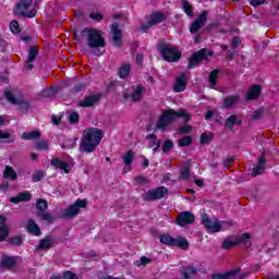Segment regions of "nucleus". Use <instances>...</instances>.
Segmentation results:
<instances>
[{
    "instance_id": "f257e3e1",
    "label": "nucleus",
    "mask_w": 279,
    "mask_h": 279,
    "mask_svg": "<svg viewBox=\"0 0 279 279\" xmlns=\"http://www.w3.org/2000/svg\"><path fill=\"white\" fill-rule=\"evenodd\" d=\"M104 138V131L98 128H89L83 133L80 150L83 154H93Z\"/></svg>"
},
{
    "instance_id": "f03ea898",
    "label": "nucleus",
    "mask_w": 279,
    "mask_h": 279,
    "mask_svg": "<svg viewBox=\"0 0 279 279\" xmlns=\"http://www.w3.org/2000/svg\"><path fill=\"white\" fill-rule=\"evenodd\" d=\"M178 119H183V123H186L187 121H191V114H189L185 109H179L178 111L168 109L159 117L156 125L158 130H165L167 125H171V123H174Z\"/></svg>"
},
{
    "instance_id": "7ed1b4c3",
    "label": "nucleus",
    "mask_w": 279,
    "mask_h": 279,
    "mask_svg": "<svg viewBox=\"0 0 279 279\" xmlns=\"http://www.w3.org/2000/svg\"><path fill=\"white\" fill-rule=\"evenodd\" d=\"M81 37L87 40V47L89 49H101L107 45L101 29L85 27L81 32Z\"/></svg>"
},
{
    "instance_id": "20e7f679",
    "label": "nucleus",
    "mask_w": 279,
    "mask_h": 279,
    "mask_svg": "<svg viewBox=\"0 0 279 279\" xmlns=\"http://www.w3.org/2000/svg\"><path fill=\"white\" fill-rule=\"evenodd\" d=\"M157 49L165 62H180V60H182V51H180L178 47L161 43L158 45Z\"/></svg>"
},
{
    "instance_id": "39448f33",
    "label": "nucleus",
    "mask_w": 279,
    "mask_h": 279,
    "mask_svg": "<svg viewBox=\"0 0 279 279\" xmlns=\"http://www.w3.org/2000/svg\"><path fill=\"white\" fill-rule=\"evenodd\" d=\"M159 242L162 245H168V247H179L180 250H189V240L186 238L179 235L177 239L171 236L169 233H163L159 235Z\"/></svg>"
},
{
    "instance_id": "423d86ee",
    "label": "nucleus",
    "mask_w": 279,
    "mask_h": 279,
    "mask_svg": "<svg viewBox=\"0 0 279 279\" xmlns=\"http://www.w3.org/2000/svg\"><path fill=\"white\" fill-rule=\"evenodd\" d=\"M33 3L34 0H20L13 9V13L15 16H23V19H34L36 16V10L27 11Z\"/></svg>"
},
{
    "instance_id": "0eeeda50",
    "label": "nucleus",
    "mask_w": 279,
    "mask_h": 279,
    "mask_svg": "<svg viewBox=\"0 0 279 279\" xmlns=\"http://www.w3.org/2000/svg\"><path fill=\"white\" fill-rule=\"evenodd\" d=\"M213 51L208 50L207 48H203L196 52H194L189 58L187 69H197V66L204 62V60H208V58H211Z\"/></svg>"
},
{
    "instance_id": "6e6552de",
    "label": "nucleus",
    "mask_w": 279,
    "mask_h": 279,
    "mask_svg": "<svg viewBox=\"0 0 279 279\" xmlns=\"http://www.w3.org/2000/svg\"><path fill=\"white\" fill-rule=\"evenodd\" d=\"M88 206V199H76V202L70 205L68 208L61 210L63 219H75L80 215V208H86Z\"/></svg>"
},
{
    "instance_id": "1a4fd4ad",
    "label": "nucleus",
    "mask_w": 279,
    "mask_h": 279,
    "mask_svg": "<svg viewBox=\"0 0 279 279\" xmlns=\"http://www.w3.org/2000/svg\"><path fill=\"white\" fill-rule=\"evenodd\" d=\"M3 95H4V99H7V101L9 104H11L12 106H19L17 110L27 112V110H29V108H32V105L29 104V101H27L23 98H20V99L16 98L14 93H12V90H10V89H4Z\"/></svg>"
},
{
    "instance_id": "9d476101",
    "label": "nucleus",
    "mask_w": 279,
    "mask_h": 279,
    "mask_svg": "<svg viewBox=\"0 0 279 279\" xmlns=\"http://www.w3.org/2000/svg\"><path fill=\"white\" fill-rule=\"evenodd\" d=\"M36 208L38 210L37 217L41 221H47L48 223L53 222V216L51 214L47 213V209L49 208V204L45 198H38L36 201Z\"/></svg>"
},
{
    "instance_id": "9b49d317",
    "label": "nucleus",
    "mask_w": 279,
    "mask_h": 279,
    "mask_svg": "<svg viewBox=\"0 0 279 279\" xmlns=\"http://www.w3.org/2000/svg\"><path fill=\"white\" fill-rule=\"evenodd\" d=\"M169 193V190L165 186H159L154 190H148L142 195L143 202H156V199H162L165 195Z\"/></svg>"
},
{
    "instance_id": "f8f14e48",
    "label": "nucleus",
    "mask_w": 279,
    "mask_h": 279,
    "mask_svg": "<svg viewBox=\"0 0 279 279\" xmlns=\"http://www.w3.org/2000/svg\"><path fill=\"white\" fill-rule=\"evenodd\" d=\"M240 272H241V268H234L226 272H216L211 275V279H245L247 278V274L239 275Z\"/></svg>"
},
{
    "instance_id": "ddd939ff",
    "label": "nucleus",
    "mask_w": 279,
    "mask_h": 279,
    "mask_svg": "<svg viewBox=\"0 0 279 279\" xmlns=\"http://www.w3.org/2000/svg\"><path fill=\"white\" fill-rule=\"evenodd\" d=\"M206 21H208V11H203L198 17L191 23L190 25V32L191 34H197L204 25H206Z\"/></svg>"
},
{
    "instance_id": "4468645a",
    "label": "nucleus",
    "mask_w": 279,
    "mask_h": 279,
    "mask_svg": "<svg viewBox=\"0 0 279 279\" xmlns=\"http://www.w3.org/2000/svg\"><path fill=\"white\" fill-rule=\"evenodd\" d=\"M202 225L204 226V228H206L208 232L211 233L221 232V229L223 228L221 226V222H219L218 220L213 222V220H210V218L206 214L202 218Z\"/></svg>"
},
{
    "instance_id": "2eb2a0df",
    "label": "nucleus",
    "mask_w": 279,
    "mask_h": 279,
    "mask_svg": "<svg viewBox=\"0 0 279 279\" xmlns=\"http://www.w3.org/2000/svg\"><path fill=\"white\" fill-rule=\"evenodd\" d=\"M191 223H195V215L191 211H181L177 217V225L180 228H184V226H191Z\"/></svg>"
},
{
    "instance_id": "dca6fc26",
    "label": "nucleus",
    "mask_w": 279,
    "mask_h": 279,
    "mask_svg": "<svg viewBox=\"0 0 279 279\" xmlns=\"http://www.w3.org/2000/svg\"><path fill=\"white\" fill-rule=\"evenodd\" d=\"M54 245H58V241L56 240V238H53V235L48 234L41 240H39L36 250H51V247H54Z\"/></svg>"
},
{
    "instance_id": "f3484780",
    "label": "nucleus",
    "mask_w": 279,
    "mask_h": 279,
    "mask_svg": "<svg viewBox=\"0 0 279 279\" xmlns=\"http://www.w3.org/2000/svg\"><path fill=\"white\" fill-rule=\"evenodd\" d=\"M99 101H101V94H94L85 96V98L78 102V106H81V108H93V106L99 104Z\"/></svg>"
},
{
    "instance_id": "a211bd4d",
    "label": "nucleus",
    "mask_w": 279,
    "mask_h": 279,
    "mask_svg": "<svg viewBox=\"0 0 279 279\" xmlns=\"http://www.w3.org/2000/svg\"><path fill=\"white\" fill-rule=\"evenodd\" d=\"M111 33H112V40L111 44L113 47H121V44L123 43V37L121 36V28H119L118 23H113L111 25Z\"/></svg>"
},
{
    "instance_id": "6ab92c4d",
    "label": "nucleus",
    "mask_w": 279,
    "mask_h": 279,
    "mask_svg": "<svg viewBox=\"0 0 279 279\" xmlns=\"http://www.w3.org/2000/svg\"><path fill=\"white\" fill-rule=\"evenodd\" d=\"M10 236V228L8 227V218L0 215V243L8 240Z\"/></svg>"
},
{
    "instance_id": "aec40b11",
    "label": "nucleus",
    "mask_w": 279,
    "mask_h": 279,
    "mask_svg": "<svg viewBox=\"0 0 279 279\" xmlns=\"http://www.w3.org/2000/svg\"><path fill=\"white\" fill-rule=\"evenodd\" d=\"M38 53H40V51L38 50V47L36 46L29 47L28 58L26 60L25 69H27L28 71H32L34 69L33 62H35L36 58H38Z\"/></svg>"
},
{
    "instance_id": "412c9836",
    "label": "nucleus",
    "mask_w": 279,
    "mask_h": 279,
    "mask_svg": "<svg viewBox=\"0 0 279 279\" xmlns=\"http://www.w3.org/2000/svg\"><path fill=\"white\" fill-rule=\"evenodd\" d=\"M267 165V159L265 158V154H262L257 159V165L253 168L252 177L256 178L257 175H263L265 173V167Z\"/></svg>"
},
{
    "instance_id": "4be33fe9",
    "label": "nucleus",
    "mask_w": 279,
    "mask_h": 279,
    "mask_svg": "<svg viewBox=\"0 0 279 279\" xmlns=\"http://www.w3.org/2000/svg\"><path fill=\"white\" fill-rule=\"evenodd\" d=\"M186 74H181L177 76L173 84V93H184L186 90Z\"/></svg>"
},
{
    "instance_id": "5701e85b",
    "label": "nucleus",
    "mask_w": 279,
    "mask_h": 279,
    "mask_svg": "<svg viewBox=\"0 0 279 279\" xmlns=\"http://www.w3.org/2000/svg\"><path fill=\"white\" fill-rule=\"evenodd\" d=\"M16 267V257L3 255L0 259V269H14Z\"/></svg>"
},
{
    "instance_id": "b1692460",
    "label": "nucleus",
    "mask_w": 279,
    "mask_h": 279,
    "mask_svg": "<svg viewBox=\"0 0 279 279\" xmlns=\"http://www.w3.org/2000/svg\"><path fill=\"white\" fill-rule=\"evenodd\" d=\"M11 204H21V202H32V193L29 191H23L16 196L9 198Z\"/></svg>"
},
{
    "instance_id": "393cba45",
    "label": "nucleus",
    "mask_w": 279,
    "mask_h": 279,
    "mask_svg": "<svg viewBox=\"0 0 279 279\" xmlns=\"http://www.w3.org/2000/svg\"><path fill=\"white\" fill-rule=\"evenodd\" d=\"M260 93H263V87L260 85H253L246 93L247 101H254V99H258V97H260Z\"/></svg>"
},
{
    "instance_id": "a878e982",
    "label": "nucleus",
    "mask_w": 279,
    "mask_h": 279,
    "mask_svg": "<svg viewBox=\"0 0 279 279\" xmlns=\"http://www.w3.org/2000/svg\"><path fill=\"white\" fill-rule=\"evenodd\" d=\"M147 88L143 85H137L134 92L131 94V99L134 101V104H138L140 101H143V95H145Z\"/></svg>"
},
{
    "instance_id": "bb28decb",
    "label": "nucleus",
    "mask_w": 279,
    "mask_h": 279,
    "mask_svg": "<svg viewBox=\"0 0 279 279\" xmlns=\"http://www.w3.org/2000/svg\"><path fill=\"white\" fill-rule=\"evenodd\" d=\"M51 167H56V169H61L64 173H71V169H69V162L61 160L58 157H54L50 161Z\"/></svg>"
},
{
    "instance_id": "cd10ccee",
    "label": "nucleus",
    "mask_w": 279,
    "mask_h": 279,
    "mask_svg": "<svg viewBox=\"0 0 279 279\" xmlns=\"http://www.w3.org/2000/svg\"><path fill=\"white\" fill-rule=\"evenodd\" d=\"M252 234L244 232L235 240V245H244V247L250 248L252 247Z\"/></svg>"
},
{
    "instance_id": "c85d7f7f",
    "label": "nucleus",
    "mask_w": 279,
    "mask_h": 279,
    "mask_svg": "<svg viewBox=\"0 0 279 279\" xmlns=\"http://www.w3.org/2000/svg\"><path fill=\"white\" fill-rule=\"evenodd\" d=\"M163 21H167V17L162 11H155L150 14L149 22L153 24V26L160 25V23H163Z\"/></svg>"
},
{
    "instance_id": "c756f323",
    "label": "nucleus",
    "mask_w": 279,
    "mask_h": 279,
    "mask_svg": "<svg viewBox=\"0 0 279 279\" xmlns=\"http://www.w3.org/2000/svg\"><path fill=\"white\" fill-rule=\"evenodd\" d=\"M3 178L4 180H10V182H14L19 178V174H16V171L12 166H5L3 170Z\"/></svg>"
},
{
    "instance_id": "7c9ffc66",
    "label": "nucleus",
    "mask_w": 279,
    "mask_h": 279,
    "mask_svg": "<svg viewBox=\"0 0 279 279\" xmlns=\"http://www.w3.org/2000/svg\"><path fill=\"white\" fill-rule=\"evenodd\" d=\"M27 232L29 234H33L34 236H40V234H43V231H40V227L34 220H28Z\"/></svg>"
},
{
    "instance_id": "2f4dec72",
    "label": "nucleus",
    "mask_w": 279,
    "mask_h": 279,
    "mask_svg": "<svg viewBox=\"0 0 279 279\" xmlns=\"http://www.w3.org/2000/svg\"><path fill=\"white\" fill-rule=\"evenodd\" d=\"M239 99H241V96L239 95L225 97L222 100V108H232V106L239 102Z\"/></svg>"
},
{
    "instance_id": "473e14b6",
    "label": "nucleus",
    "mask_w": 279,
    "mask_h": 279,
    "mask_svg": "<svg viewBox=\"0 0 279 279\" xmlns=\"http://www.w3.org/2000/svg\"><path fill=\"white\" fill-rule=\"evenodd\" d=\"M7 241L9 245H11L12 247H21V245H23L25 240L23 239V235L16 234L8 238Z\"/></svg>"
},
{
    "instance_id": "72a5a7b5",
    "label": "nucleus",
    "mask_w": 279,
    "mask_h": 279,
    "mask_svg": "<svg viewBox=\"0 0 279 279\" xmlns=\"http://www.w3.org/2000/svg\"><path fill=\"white\" fill-rule=\"evenodd\" d=\"M219 73H221V70L219 69L213 70L209 73V88H215V86H217V78L219 77Z\"/></svg>"
},
{
    "instance_id": "f704fd0d",
    "label": "nucleus",
    "mask_w": 279,
    "mask_h": 279,
    "mask_svg": "<svg viewBox=\"0 0 279 279\" xmlns=\"http://www.w3.org/2000/svg\"><path fill=\"white\" fill-rule=\"evenodd\" d=\"M182 3H183V7H182L183 12L186 14V16H189L190 19H193L195 16V12H193V4H191V2H189L187 0H183Z\"/></svg>"
},
{
    "instance_id": "c9c22d12",
    "label": "nucleus",
    "mask_w": 279,
    "mask_h": 279,
    "mask_svg": "<svg viewBox=\"0 0 279 279\" xmlns=\"http://www.w3.org/2000/svg\"><path fill=\"white\" fill-rule=\"evenodd\" d=\"M132 65H130V63H125L124 65L120 66L118 72L119 78L125 80V77H129Z\"/></svg>"
},
{
    "instance_id": "e433bc0d",
    "label": "nucleus",
    "mask_w": 279,
    "mask_h": 279,
    "mask_svg": "<svg viewBox=\"0 0 279 279\" xmlns=\"http://www.w3.org/2000/svg\"><path fill=\"white\" fill-rule=\"evenodd\" d=\"M146 140L147 141H151V143H154V145H156V147L153 148V151L156 154V151H159L160 149V145L162 144V141L161 140H158V136H156V134L151 133V134H148L146 136Z\"/></svg>"
},
{
    "instance_id": "4c0bfd02",
    "label": "nucleus",
    "mask_w": 279,
    "mask_h": 279,
    "mask_svg": "<svg viewBox=\"0 0 279 279\" xmlns=\"http://www.w3.org/2000/svg\"><path fill=\"white\" fill-rule=\"evenodd\" d=\"M57 93H58V90L56 89V87L50 86V87L45 88L40 93V97H43L44 99H51V97H54Z\"/></svg>"
},
{
    "instance_id": "58836bf2",
    "label": "nucleus",
    "mask_w": 279,
    "mask_h": 279,
    "mask_svg": "<svg viewBox=\"0 0 279 279\" xmlns=\"http://www.w3.org/2000/svg\"><path fill=\"white\" fill-rule=\"evenodd\" d=\"M36 151H47L49 149V141L40 140L35 143Z\"/></svg>"
},
{
    "instance_id": "ea45409f",
    "label": "nucleus",
    "mask_w": 279,
    "mask_h": 279,
    "mask_svg": "<svg viewBox=\"0 0 279 279\" xmlns=\"http://www.w3.org/2000/svg\"><path fill=\"white\" fill-rule=\"evenodd\" d=\"M22 138L24 141H36V138H40L39 131H32L29 133H23Z\"/></svg>"
},
{
    "instance_id": "a19ab883",
    "label": "nucleus",
    "mask_w": 279,
    "mask_h": 279,
    "mask_svg": "<svg viewBox=\"0 0 279 279\" xmlns=\"http://www.w3.org/2000/svg\"><path fill=\"white\" fill-rule=\"evenodd\" d=\"M84 90H86V83H76L70 89V93H72V95H77L78 93H84Z\"/></svg>"
},
{
    "instance_id": "79ce46f5",
    "label": "nucleus",
    "mask_w": 279,
    "mask_h": 279,
    "mask_svg": "<svg viewBox=\"0 0 279 279\" xmlns=\"http://www.w3.org/2000/svg\"><path fill=\"white\" fill-rule=\"evenodd\" d=\"M191 179V170L189 167H184L181 169L179 174V180L186 182V180Z\"/></svg>"
},
{
    "instance_id": "37998d69",
    "label": "nucleus",
    "mask_w": 279,
    "mask_h": 279,
    "mask_svg": "<svg viewBox=\"0 0 279 279\" xmlns=\"http://www.w3.org/2000/svg\"><path fill=\"white\" fill-rule=\"evenodd\" d=\"M213 138H215L213 133H203L201 135V145H208L209 143H213Z\"/></svg>"
},
{
    "instance_id": "c03bdc74",
    "label": "nucleus",
    "mask_w": 279,
    "mask_h": 279,
    "mask_svg": "<svg viewBox=\"0 0 279 279\" xmlns=\"http://www.w3.org/2000/svg\"><path fill=\"white\" fill-rule=\"evenodd\" d=\"M192 143L193 137H191V135L179 138V147H189Z\"/></svg>"
},
{
    "instance_id": "a18cd8bd",
    "label": "nucleus",
    "mask_w": 279,
    "mask_h": 279,
    "mask_svg": "<svg viewBox=\"0 0 279 279\" xmlns=\"http://www.w3.org/2000/svg\"><path fill=\"white\" fill-rule=\"evenodd\" d=\"M235 121V114H231L226 121H225V128L226 130H230V132H232V130H234V122Z\"/></svg>"
},
{
    "instance_id": "49530a36",
    "label": "nucleus",
    "mask_w": 279,
    "mask_h": 279,
    "mask_svg": "<svg viewBox=\"0 0 279 279\" xmlns=\"http://www.w3.org/2000/svg\"><path fill=\"white\" fill-rule=\"evenodd\" d=\"M45 180V172L43 170H36L32 175V182H43Z\"/></svg>"
},
{
    "instance_id": "de8ad7c7",
    "label": "nucleus",
    "mask_w": 279,
    "mask_h": 279,
    "mask_svg": "<svg viewBox=\"0 0 279 279\" xmlns=\"http://www.w3.org/2000/svg\"><path fill=\"white\" fill-rule=\"evenodd\" d=\"M124 165H132L134 162V151L128 150L126 154L122 157Z\"/></svg>"
},
{
    "instance_id": "09e8293b",
    "label": "nucleus",
    "mask_w": 279,
    "mask_h": 279,
    "mask_svg": "<svg viewBox=\"0 0 279 279\" xmlns=\"http://www.w3.org/2000/svg\"><path fill=\"white\" fill-rule=\"evenodd\" d=\"M173 149V141L171 140H166L161 146V150L163 154H169Z\"/></svg>"
},
{
    "instance_id": "8fccbe9b",
    "label": "nucleus",
    "mask_w": 279,
    "mask_h": 279,
    "mask_svg": "<svg viewBox=\"0 0 279 279\" xmlns=\"http://www.w3.org/2000/svg\"><path fill=\"white\" fill-rule=\"evenodd\" d=\"M69 123L71 125H77V123H80V113L76 111L71 112L69 116Z\"/></svg>"
},
{
    "instance_id": "3c124183",
    "label": "nucleus",
    "mask_w": 279,
    "mask_h": 279,
    "mask_svg": "<svg viewBox=\"0 0 279 279\" xmlns=\"http://www.w3.org/2000/svg\"><path fill=\"white\" fill-rule=\"evenodd\" d=\"M234 245H236V242L230 240V238H227L223 240L221 247H222V250H230V248L234 247Z\"/></svg>"
},
{
    "instance_id": "603ef678",
    "label": "nucleus",
    "mask_w": 279,
    "mask_h": 279,
    "mask_svg": "<svg viewBox=\"0 0 279 279\" xmlns=\"http://www.w3.org/2000/svg\"><path fill=\"white\" fill-rule=\"evenodd\" d=\"M10 31L12 34H21V26L19 25L17 21H12L10 23Z\"/></svg>"
},
{
    "instance_id": "864d4df0",
    "label": "nucleus",
    "mask_w": 279,
    "mask_h": 279,
    "mask_svg": "<svg viewBox=\"0 0 279 279\" xmlns=\"http://www.w3.org/2000/svg\"><path fill=\"white\" fill-rule=\"evenodd\" d=\"M89 19H92V21H95L96 23H101L104 21V15L99 12H92L89 14Z\"/></svg>"
},
{
    "instance_id": "5fc2aeb1",
    "label": "nucleus",
    "mask_w": 279,
    "mask_h": 279,
    "mask_svg": "<svg viewBox=\"0 0 279 279\" xmlns=\"http://www.w3.org/2000/svg\"><path fill=\"white\" fill-rule=\"evenodd\" d=\"M242 45V41H241V38L239 36H234L232 39H231V49L234 51V49H238L239 46Z\"/></svg>"
},
{
    "instance_id": "6e6d98bb",
    "label": "nucleus",
    "mask_w": 279,
    "mask_h": 279,
    "mask_svg": "<svg viewBox=\"0 0 279 279\" xmlns=\"http://www.w3.org/2000/svg\"><path fill=\"white\" fill-rule=\"evenodd\" d=\"M148 263H151V259L145 256H142L140 260L135 263L137 267H145V265H148Z\"/></svg>"
},
{
    "instance_id": "4d7b16f0",
    "label": "nucleus",
    "mask_w": 279,
    "mask_h": 279,
    "mask_svg": "<svg viewBox=\"0 0 279 279\" xmlns=\"http://www.w3.org/2000/svg\"><path fill=\"white\" fill-rule=\"evenodd\" d=\"M151 27H154V24L148 20L147 23L141 22L140 31L147 32V31L151 29Z\"/></svg>"
},
{
    "instance_id": "13d9d810",
    "label": "nucleus",
    "mask_w": 279,
    "mask_h": 279,
    "mask_svg": "<svg viewBox=\"0 0 279 279\" xmlns=\"http://www.w3.org/2000/svg\"><path fill=\"white\" fill-rule=\"evenodd\" d=\"M193 128L191 125H183L178 129L179 134H191Z\"/></svg>"
},
{
    "instance_id": "bf43d9fd",
    "label": "nucleus",
    "mask_w": 279,
    "mask_h": 279,
    "mask_svg": "<svg viewBox=\"0 0 279 279\" xmlns=\"http://www.w3.org/2000/svg\"><path fill=\"white\" fill-rule=\"evenodd\" d=\"M63 279H77V275L71 270L63 272Z\"/></svg>"
},
{
    "instance_id": "052dcab7",
    "label": "nucleus",
    "mask_w": 279,
    "mask_h": 279,
    "mask_svg": "<svg viewBox=\"0 0 279 279\" xmlns=\"http://www.w3.org/2000/svg\"><path fill=\"white\" fill-rule=\"evenodd\" d=\"M248 3L253 8H258V5H264L265 0H248Z\"/></svg>"
},
{
    "instance_id": "680f3d73",
    "label": "nucleus",
    "mask_w": 279,
    "mask_h": 279,
    "mask_svg": "<svg viewBox=\"0 0 279 279\" xmlns=\"http://www.w3.org/2000/svg\"><path fill=\"white\" fill-rule=\"evenodd\" d=\"M136 184H145L147 182V178H145L143 174H140L135 178Z\"/></svg>"
},
{
    "instance_id": "e2e57ef3",
    "label": "nucleus",
    "mask_w": 279,
    "mask_h": 279,
    "mask_svg": "<svg viewBox=\"0 0 279 279\" xmlns=\"http://www.w3.org/2000/svg\"><path fill=\"white\" fill-rule=\"evenodd\" d=\"M87 258H92V260H99V255L95 251H90L87 253Z\"/></svg>"
},
{
    "instance_id": "0e129e2a",
    "label": "nucleus",
    "mask_w": 279,
    "mask_h": 279,
    "mask_svg": "<svg viewBox=\"0 0 279 279\" xmlns=\"http://www.w3.org/2000/svg\"><path fill=\"white\" fill-rule=\"evenodd\" d=\"M232 162H234V157H228L225 159V167L226 169H230V165H232Z\"/></svg>"
},
{
    "instance_id": "69168bd1",
    "label": "nucleus",
    "mask_w": 279,
    "mask_h": 279,
    "mask_svg": "<svg viewBox=\"0 0 279 279\" xmlns=\"http://www.w3.org/2000/svg\"><path fill=\"white\" fill-rule=\"evenodd\" d=\"M143 59H144V57L142 53L136 54V57H135L136 64H138L140 66H143Z\"/></svg>"
},
{
    "instance_id": "338daca9",
    "label": "nucleus",
    "mask_w": 279,
    "mask_h": 279,
    "mask_svg": "<svg viewBox=\"0 0 279 279\" xmlns=\"http://www.w3.org/2000/svg\"><path fill=\"white\" fill-rule=\"evenodd\" d=\"M5 138H10V133L0 130V141H4Z\"/></svg>"
},
{
    "instance_id": "774afa93",
    "label": "nucleus",
    "mask_w": 279,
    "mask_h": 279,
    "mask_svg": "<svg viewBox=\"0 0 279 279\" xmlns=\"http://www.w3.org/2000/svg\"><path fill=\"white\" fill-rule=\"evenodd\" d=\"M213 117H215V111H213V110H208V111L205 113V119H206V121H210V119H213Z\"/></svg>"
}]
</instances>
